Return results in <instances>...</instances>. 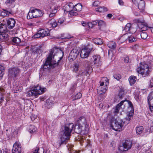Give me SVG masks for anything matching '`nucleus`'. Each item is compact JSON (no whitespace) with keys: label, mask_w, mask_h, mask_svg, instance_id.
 <instances>
[{"label":"nucleus","mask_w":153,"mask_h":153,"mask_svg":"<svg viewBox=\"0 0 153 153\" xmlns=\"http://www.w3.org/2000/svg\"><path fill=\"white\" fill-rule=\"evenodd\" d=\"M124 62L126 63H128L129 61V58L128 57H126L124 59Z\"/></svg>","instance_id":"obj_57"},{"label":"nucleus","mask_w":153,"mask_h":153,"mask_svg":"<svg viewBox=\"0 0 153 153\" xmlns=\"http://www.w3.org/2000/svg\"><path fill=\"white\" fill-rule=\"evenodd\" d=\"M125 101L126 102H128L129 107H130V108H131V109H132L133 108V105H132L131 102H130V101H128V100H126Z\"/></svg>","instance_id":"obj_53"},{"label":"nucleus","mask_w":153,"mask_h":153,"mask_svg":"<svg viewBox=\"0 0 153 153\" xmlns=\"http://www.w3.org/2000/svg\"><path fill=\"white\" fill-rule=\"evenodd\" d=\"M114 78L117 80H119L121 78V76L119 74H116L114 75Z\"/></svg>","instance_id":"obj_49"},{"label":"nucleus","mask_w":153,"mask_h":153,"mask_svg":"<svg viewBox=\"0 0 153 153\" xmlns=\"http://www.w3.org/2000/svg\"><path fill=\"white\" fill-rule=\"evenodd\" d=\"M79 67V65L78 64H75L74 66V71L75 72H77L78 70Z\"/></svg>","instance_id":"obj_45"},{"label":"nucleus","mask_w":153,"mask_h":153,"mask_svg":"<svg viewBox=\"0 0 153 153\" xmlns=\"http://www.w3.org/2000/svg\"><path fill=\"white\" fill-rule=\"evenodd\" d=\"M107 45L109 48L111 49H115L116 47V44L114 42H108Z\"/></svg>","instance_id":"obj_29"},{"label":"nucleus","mask_w":153,"mask_h":153,"mask_svg":"<svg viewBox=\"0 0 153 153\" xmlns=\"http://www.w3.org/2000/svg\"><path fill=\"white\" fill-rule=\"evenodd\" d=\"M0 91H2V92H3L4 91V89L3 88H2V87H0Z\"/></svg>","instance_id":"obj_64"},{"label":"nucleus","mask_w":153,"mask_h":153,"mask_svg":"<svg viewBox=\"0 0 153 153\" xmlns=\"http://www.w3.org/2000/svg\"><path fill=\"white\" fill-rule=\"evenodd\" d=\"M91 49L88 47H85L82 50L80 55L81 58L88 57L90 54Z\"/></svg>","instance_id":"obj_10"},{"label":"nucleus","mask_w":153,"mask_h":153,"mask_svg":"<svg viewBox=\"0 0 153 153\" xmlns=\"http://www.w3.org/2000/svg\"><path fill=\"white\" fill-rule=\"evenodd\" d=\"M108 10L107 8L104 7H100L96 9V11L100 13H103Z\"/></svg>","instance_id":"obj_26"},{"label":"nucleus","mask_w":153,"mask_h":153,"mask_svg":"<svg viewBox=\"0 0 153 153\" xmlns=\"http://www.w3.org/2000/svg\"><path fill=\"white\" fill-rule=\"evenodd\" d=\"M135 21L138 23V26L139 29V30L141 31H145L147 30L149 28L147 24L144 22V21L140 19H137L134 20Z\"/></svg>","instance_id":"obj_6"},{"label":"nucleus","mask_w":153,"mask_h":153,"mask_svg":"<svg viewBox=\"0 0 153 153\" xmlns=\"http://www.w3.org/2000/svg\"><path fill=\"white\" fill-rule=\"evenodd\" d=\"M5 70L4 66L0 65V79L1 78L3 74V72Z\"/></svg>","instance_id":"obj_40"},{"label":"nucleus","mask_w":153,"mask_h":153,"mask_svg":"<svg viewBox=\"0 0 153 153\" xmlns=\"http://www.w3.org/2000/svg\"><path fill=\"white\" fill-rule=\"evenodd\" d=\"M125 101H122L119 103L116 107L114 112L115 113H117L120 108V107L123 105Z\"/></svg>","instance_id":"obj_28"},{"label":"nucleus","mask_w":153,"mask_h":153,"mask_svg":"<svg viewBox=\"0 0 153 153\" xmlns=\"http://www.w3.org/2000/svg\"><path fill=\"white\" fill-rule=\"evenodd\" d=\"M131 28V24L130 23H128L126 25L125 28L123 30H125V31H128L130 30Z\"/></svg>","instance_id":"obj_42"},{"label":"nucleus","mask_w":153,"mask_h":153,"mask_svg":"<svg viewBox=\"0 0 153 153\" xmlns=\"http://www.w3.org/2000/svg\"><path fill=\"white\" fill-rule=\"evenodd\" d=\"M21 148L18 147V148L15 147H13L12 150V153H21Z\"/></svg>","instance_id":"obj_36"},{"label":"nucleus","mask_w":153,"mask_h":153,"mask_svg":"<svg viewBox=\"0 0 153 153\" xmlns=\"http://www.w3.org/2000/svg\"><path fill=\"white\" fill-rule=\"evenodd\" d=\"M91 60L94 65L97 67L100 66L102 65L101 57L99 55H94L92 56Z\"/></svg>","instance_id":"obj_9"},{"label":"nucleus","mask_w":153,"mask_h":153,"mask_svg":"<svg viewBox=\"0 0 153 153\" xmlns=\"http://www.w3.org/2000/svg\"><path fill=\"white\" fill-rule=\"evenodd\" d=\"M7 25L2 24L0 25V33H5L7 32Z\"/></svg>","instance_id":"obj_21"},{"label":"nucleus","mask_w":153,"mask_h":153,"mask_svg":"<svg viewBox=\"0 0 153 153\" xmlns=\"http://www.w3.org/2000/svg\"><path fill=\"white\" fill-rule=\"evenodd\" d=\"M93 42L98 45H101L103 43L102 39L100 38H96L93 40Z\"/></svg>","instance_id":"obj_34"},{"label":"nucleus","mask_w":153,"mask_h":153,"mask_svg":"<svg viewBox=\"0 0 153 153\" xmlns=\"http://www.w3.org/2000/svg\"><path fill=\"white\" fill-rule=\"evenodd\" d=\"M78 123L79 125L82 127L84 125H85V127H86V126L85 125L86 123V120L85 118L84 117H80L78 120Z\"/></svg>","instance_id":"obj_20"},{"label":"nucleus","mask_w":153,"mask_h":153,"mask_svg":"<svg viewBox=\"0 0 153 153\" xmlns=\"http://www.w3.org/2000/svg\"><path fill=\"white\" fill-rule=\"evenodd\" d=\"M13 147H15V148H21V145L20 144V143L19 142H16L13 145Z\"/></svg>","instance_id":"obj_48"},{"label":"nucleus","mask_w":153,"mask_h":153,"mask_svg":"<svg viewBox=\"0 0 153 153\" xmlns=\"http://www.w3.org/2000/svg\"><path fill=\"white\" fill-rule=\"evenodd\" d=\"M136 79V77L134 76H131L129 77L128 79V81L131 85L135 83Z\"/></svg>","instance_id":"obj_25"},{"label":"nucleus","mask_w":153,"mask_h":153,"mask_svg":"<svg viewBox=\"0 0 153 153\" xmlns=\"http://www.w3.org/2000/svg\"><path fill=\"white\" fill-rule=\"evenodd\" d=\"M152 105H153V104H151L150 105H149V109L151 112L153 111V106H152Z\"/></svg>","instance_id":"obj_54"},{"label":"nucleus","mask_w":153,"mask_h":153,"mask_svg":"<svg viewBox=\"0 0 153 153\" xmlns=\"http://www.w3.org/2000/svg\"><path fill=\"white\" fill-rule=\"evenodd\" d=\"M97 21H98V20L93 21L90 24H91L92 25H96L98 23Z\"/></svg>","instance_id":"obj_55"},{"label":"nucleus","mask_w":153,"mask_h":153,"mask_svg":"<svg viewBox=\"0 0 153 153\" xmlns=\"http://www.w3.org/2000/svg\"><path fill=\"white\" fill-rule=\"evenodd\" d=\"M82 5L80 3H79L76 5H75L73 9L74 12H77L79 11H80L82 9Z\"/></svg>","instance_id":"obj_22"},{"label":"nucleus","mask_w":153,"mask_h":153,"mask_svg":"<svg viewBox=\"0 0 153 153\" xmlns=\"http://www.w3.org/2000/svg\"><path fill=\"white\" fill-rule=\"evenodd\" d=\"M100 4V2L99 1L96 0L94 2L93 5L94 6H97Z\"/></svg>","instance_id":"obj_52"},{"label":"nucleus","mask_w":153,"mask_h":153,"mask_svg":"<svg viewBox=\"0 0 153 153\" xmlns=\"http://www.w3.org/2000/svg\"><path fill=\"white\" fill-rule=\"evenodd\" d=\"M97 22L99 26L101 27H103L105 26V23L102 20H98Z\"/></svg>","instance_id":"obj_44"},{"label":"nucleus","mask_w":153,"mask_h":153,"mask_svg":"<svg viewBox=\"0 0 153 153\" xmlns=\"http://www.w3.org/2000/svg\"><path fill=\"white\" fill-rule=\"evenodd\" d=\"M74 126V125L72 123L68 124L65 125L64 129L60 132V134L61 135L60 138V141L59 142V146L62 144L66 143V141L68 140L69 138V137Z\"/></svg>","instance_id":"obj_2"},{"label":"nucleus","mask_w":153,"mask_h":153,"mask_svg":"<svg viewBox=\"0 0 153 153\" xmlns=\"http://www.w3.org/2000/svg\"><path fill=\"white\" fill-rule=\"evenodd\" d=\"M82 127L79 125H76L75 126L74 131L75 132L79 134L80 133L82 130Z\"/></svg>","instance_id":"obj_24"},{"label":"nucleus","mask_w":153,"mask_h":153,"mask_svg":"<svg viewBox=\"0 0 153 153\" xmlns=\"http://www.w3.org/2000/svg\"><path fill=\"white\" fill-rule=\"evenodd\" d=\"M20 72V70L17 67L10 68L9 70L8 76L14 78L19 75Z\"/></svg>","instance_id":"obj_8"},{"label":"nucleus","mask_w":153,"mask_h":153,"mask_svg":"<svg viewBox=\"0 0 153 153\" xmlns=\"http://www.w3.org/2000/svg\"><path fill=\"white\" fill-rule=\"evenodd\" d=\"M88 74H89V73L88 72H86V71H84V72H81L80 74H79L78 76H87Z\"/></svg>","instance_id":"obj_47"},{"label":"nucleus","mask_w":153,"mask_h":153,"mask_svg":"<svg viewBox=\"0 0 153 153\" xmlns=\"http://www.w3.org/2000/svg\"><path fill=\"white\" fill-rule=\"evenodd\" d=\"M49 34V31L48 30H45L44 29H42L39 30L37 33L34 35L35 38L43 37L45 36H48Z\"/></svg>","instance_id":"obj_11"},{"label":"nucleus","mask_w":153,"mask_h":153,"mask_svg":"<svg viewBox=\"0 0 153 153\" xmlns=\"http://www.w3.org/2000/svg\"><path fill=\"white\" fill-rule=\"evenodd\" d=\"M0 96L1 97H0V102H2V101H3L4 100V98L2 94Z\"/></svg>","instance_id":"obj_59"},{"label":"nucleus","mask_w":153,"mask_h":153,"mask_svg":"<svg viewBox=\"0 0 153 153\" xmlns=\"http://www.w3.org/2000/svg\"><path fill=\"white\" fill-rule=\"evenodd\" d=\"M133 114V113L131 112L127 113V116L126 118V119L127 121L126 124H128L129 123V121L132 117Z\"/></svg>","instance_id":"obj_31"},{"label":"nucleus","mask_w":153,"mask_h":153,"mask_svg":"<svg viewBox=\"0 0 153 153\" xmlns=\"http://www.w3.org/2000/svg\"><path fill=\"white\" fill-rule=\"evenodd\" d=\"M106 88H102L101 87L100 89H99L97 91L98 93V94L100 95L102 94H104L106 90Z\"/></svg>","instance_id":"obj_41"},{"label":"nucleus","mask_w":153,"mask_h":153,"mask_svg":"<svg viewBox=\"0 0 153 153\" xmlns=\"http://www.w3.org/2000/svg\"><path fill=\"white\" fill-rule=\"evenodd\" d=\"M125 122H123L122 120L119 118L115 119L113 118L111 122V127L115 131H120L122 130Z\"/></svg>","instance_id":"obj_3"},{"label":"nucleus","mask_w":153,"mask_h":153,"mask_svg":"<svg viewBox=\"0 0 153 153\" xmlns=\"http://www.w3.org/2000/svg\"><path fill=\"white\" fill-rule=\"evenodd\" d=\"M153 95H152V93L149 94L147 97V100L148 105L152 104L153 100Z\"/></svg>","instance_id":"obj_35"},{"label":"nucleus","mask_w":153,"mask_h":153,"mask_svg":"<svg viewBox=\"0 0 153 153\" xmlns=\"http://www.w3.org/2000/svg\"><path fill=\"white\" fill-rule=\"evenodd\" d=\"M63 53L59 49L56 48L51 49L43 68L49 70L57 66L59 61L62 59Z\"/></svg>","instance_id":"obj_1"},{"label":"nucleus","mask_w":153,"mask_h":153,"mask_svg":"<svg viewBox=\"0 0 153 153\" xmlns=\"http://www.w3.org/2000/svg\"><path fill=\"white\" fill-rule=\"evenodd\" d=\"M133 3L137 5L139 9L143 10L145 6V3L143 0H132Z\"/></svg>","instance_id":"obj_14"},{"label":"nucleus","mask_w":153,"mask_h":153,"mask_svg":"<svg viewBox=\"0 0 153 153\" xmlns=\"http://www.w3.org/2000/svg\"><path fill=\"white\" fill-rule=\"evenodd\" d=\"M112 16L113 15L111 14H108L107 16L110 18H111L112 17Z\"/></svg>","instance_id":"obj_61"},{"label":"nucleus","mask_w":153,"mask_h":153,"mask_svg":"<svg viewBox=\"0 0 153 153\" xmlns=\"http://www.w3.org/2000/svg\"><path fill=\"white\" fill-rule=\"evenodd\" d=\"M71 38V36L67 34H64L62 36L61 38L62 39H66Z\"/></svg>","instance_id":"obj_43"},{"label":"nucleus","mask_w":153,"mask_h":153,"mask_svg":"<svg viewBox=\"0 0 153 153\" xmlns=\"http://www.w3.org/2000/svg\"><path fill=\"white\" fill-rule=\"evenodd\" d=\"M46 90V88H42L40 85H37L34 86L32 90L27 92V94L29 97H36L43 94Z\"/></svg>","instance_id":"obj_4"},{"label":"nucleus","mask_w":153,"mask_h":153,"mask_svg":"<svg viewBox=\"0 0 153 153\" xmlns=\"http://www.w3.org/2000/svg\"><path fill=\"white\" fill-rule=\"evenodd\" d=\"M82 97V94L79 92L77 93L75 96V98L73 99V100L80 98Z\"/></svg>","instance_id":"obj_46"},{"label":"nucleus","mask_w":153,"mask_h":153,"mask_svg":"<svg viewBox=\"0 0 153 153\" xmlns=\"http://www.w3.org/2000/svg\"><path fill=\"white\" fill-rule=\"evenodd\" d=\"M33 10V16L34 18L40 17L43 15V13L40 10L37 9Z\"/></svg>","instance_id":"obj_18"},{"label":"nucleus","mask_w":153,"mask_h":153,"mask_svg":"<svg viewBox=\"0 0 153 153\" xmlns=\"http://www.w3.org/2000/svg\"><path fill=\"white\" fill-rule=\"evenodd\" d=\"M114 144V142L113 141H112L111 142L110 146H113V145Z\"/></svg>","instance_id":"obj_63"},{"label":"nucleus","mask_w":153,"mask_h":153,"mask_svg":"<svg viewBox=\"0 0 153 153\" xmlns=\"http://www.w3.org/2000/svg\"><path fill=\"white\" fill-rule=\"evenodd\" d=\"M132 146L131 141L130 140H126L123 143L122 146L119 147L118 149L122 152L127 151L131 148Z\"/></svg>","instance_id":"obj_7"},{"label":"nucleus","mask_w":153,"mask_h":153,"mask_svg":"<svg viewBox=\"0 0 153 153\" xmlns=\"http://www.w3.org/2000/svg\"><path fill=\"white\" fill-rule=\"evenodd\" d=\"M91 62L90 61H85L84 62V65L86 68L92 69Z\"/></svg>","instance_id":"obj_27"},{"label":"nucleus","mask_w":153,"mask_h":153,"mask_svg":"<svg viewBox=\"0 0 153 153\" xmlns=\"http://www.w3.org/2000/svg\"><path fill=\"white\" fill-rule=\"evenodd\" d=\"M140 36L142 39H145L148 37V34L146 32H142L140 34Z\"/></svg>","instance_id":"obj_39"},{"label":"nucleus","mask_w":153,"mask_h":153,"mask_svg":"<svg viewBox=\"0 0 153 153\" xmlns=\"http://www.w3.org/2000/svg\"><path fill=\"white\" fill-rule=\"evenodd\" d=\"M49 7L50 14H49V16L50 18L53 17L55 16V14L57 12V7L55 6L52 4L50 5Z\"/></svg>","instance_id":"obj_15"},{"label":"nucleus","mask_w":153,"mask_h":153,"mask_svg":"<svg viewBox=\"0 0 153 153\" xmlns=\"http://www.w3.org/2000/svg\"><path fill=\"white\" fill-rule=\"evenodd\" d=\"M79 53V51L77 48H74L71 52L70 56L72 59L76 58Z\"/></svg>","instance_id":"obj_16"},{"label":"nucleus","mask_w":153,"mask_h":153,"mask_svg":"<svg viewBox=\"0 0 153 153\" xmlns=\"http://www.w3.org/2000/svg\"><path fill=\"white\" fill-rule=\"evenodd\" d=\"M149 65L148 63L142 62L140 63V65L137 68V70L138 73L141 74L143 77L148 76L150 72Z\"/></svg>","instance_id":"obj_5"},{"label":"nucleus","mask_w":153,"mask_h":153,"mask_svg":"<svg viewBox=\"0 0 153 153\" xmlns=\"http://www.w3.org/2000/svg\"><path fill=\"white\" fill-rule=\"evenodd\" d=\"M143 129V128L142 126H139L137 127L136 128V132L137 134H141Z\"/></svg>","instance_id":"obj_37"},{"label":"nucleus","mask_w":153,"mask_h":153,"mask_svg":"<svg viewBox=\"0 0 153 153\" xmlns=\"http://www.w3.org/2000/svg\"><path fill=\"white\" fill-rule=\"evenodd\" d=\"M127 39L128 40L129 42H132L136 41V39L132 36H128L126 34L123 35L120 38V40L121 42H123Z\"/></svg>","instance_id":"obj_13"},{"label":"nucleus","mask_w":153,"mask_h":153,"mask_svg":"<svg viewBox=\"0 0 153 153\" xmlns=\"http://www.w3.org/2000/svg\"><path fill=\"white\" fill-rule=\"evenodd\" d=\"M37 117V116L36 115H34V117H33V115H32L31 116V118L32 120H35V118Z\"/></svg>","instance_id":"obj_60"},{"label":"nucleus","mask_w":153,"mask_h":153,"mask_svg":"<svg viewBox=\"0 0 153 153\" xmlns=\"http://www.w3.org/2000/svg\"><path fill=\"white\" fill-rule=\"evenodd\" d=\"M36 130L35 126L33 125H30L29 128V131L31 133L35 132Z\"/></svg>","instance_id":"obj_38"},{"label":"nucleus","mask_w":153,"mask_h":153,"mask_svg":"<svg viewBox=\"0 0 153 153\" xmlns=\"http://www.w3.org/2000/svg\"><path fill=\"white\" fill-rule=\"evenodd\" d=\"M65 20V19L64 18L62 17L59 18L58 20V23L60 24L63 23Z\"/></svg>","instance_id":"obj_51"},{"label":"nucleus","mask_w":153,"mask_h":153,"mask_svg":"<svg viewBox=\"0 0 153 153\" xmlns=\"http://www.w3.org/2000/svg\"><path fill=\"white\" fill-rule=\"evenodd\" d=\"M74 6L72 3H69L67 5L66 7L67 11L69 12V13L71 15L76 16L77 15L76 12H74L73 9Z\"/></svg>","instance_id":"obj_12"},{"label":"nucleus","mask_w":153,"mask_h":153,"mask_svg":"<svg viewBox=\"0 0 153 153\" xmlns=\"http://www.w3.org/2000/svg\"><path fill=\"white\" fill-rule=\"evenodd\" d=\"M8 28L10 29H13L15 26L16 21L13 18H10L7 21Z\"/></svg>","instance_id":"obj_17"},{"label":"nucleus","mask_w":153,"mask_h":153,"mask_svg":"<svg viewBox=\"0 0 153 153\" xmlns=\"http://www.w3.org/2000/svg\"><path fill=\"white\" fill-rule=\"evenodd\" d=\"M100 86H102L104 85L105 83V85L104 86V88H106V86L108 83V79L105 77H103L100 81Z\"/></svg>","instance_id":"obj_19"},{"label":"nucleus","mask_w":153,"mask_h":153,"mask_svg":"<svg viewBox=\"0 0 153 153\" xmlns=\"http://www.w3.org/2000/svg\"><path fill=\"white\" fill-rule=\"evenodd\" d=\"M11 14V12L8 11L6 9H3V11L0 13V15L3 16H9L10 14Z\"/></svg>","instance_id":"obj_23"},{"label":"nucleus","mask_w":153,"mask_h":153,"mask_svg":"<svg viewBox=\"0 0 153 153\" xmlns=\"http://www.w3.org/2000/svg\"><path fill=\"white\" fill-rule=\"evenodd\" d=\"M12 40L13 42L16 45L20 43L21 41L20 39L17 37L13 38Z\"/></svg>","instance_id":"obj_30"},{"label":"nucleus","mask_w":153,"mask_h":153,"mask_svg":"<svg viewBox=\"0 0 153 153\" xmlns=\"http://www.w3.org/2000/svg\"><path fill=\"white\" fill-rule=\"evenodd\" d=\"M0 38L4 41H6L8 39V35L6 33H3L1 35Z\"/></svg>","instance_id":"obj_32"},{"label":"nucleus","mask_w":153,"mask_h":153,"mask_svg":"<svg viewBox=\"0 0 153 153\" xmlns=\"http://www.w3.org/2000/svg\"><path fill=\"white\" fill-rule=\"evenodd\" d=\"M52 20L53 22V23L52 24V25L53 27H56L57 25V23L56 22L55 20L53 18L52 19Z\"/></svg>","instance_id":"obj_50"},{"label":"nucleus","mask_w":153,"mask_h":153,"mask_svg":"<svg viewBox=\"0 0 153 153\" xmlns=\"http://www.w3.org/2000/svg\"><path fill=\"white\" fill-rule=\"evenodd\" d=\"M39 149V147H36V149L33 152V153H39L38 151Z\"/></svg>","instance_id":"obj_56"},{"label":"nucleus","mask_w":153,"mask_h":153,"mask_svg":"<svg viewBox=\"0 0 153 153\" xmlns=\"http://www.w3.org/2000/svg\"><path fill=\"white\" fill-rule=\"evenodd\" d=\"M34 13L33 10H30L28 13V14L27 16V19H31L34 18L33 16Z\"/></svg>","instance_id":"obj_33"},{"label":"nucleus","mask_w":153,"mask_h":153,"mask_svg":"<svg viewBox=\"0 0 153 153\" xmlns=\"http://www.w3.org/2000/svg\"><path fill=\"white\" fill-rule=\"evenodd\" d=\"M118 3L119 4L122 5H123L124 3L123 1L122 0H119Z\"/></svg>","instance_id":"obj_58"},{"label":"nucleus","mask_w":153,"mask_h":153,"mask_svg":"<svg viewBox=\"0 0 153 153\" xmlns=\"http://www.w3.org/2000/svg\"><path fill=\"white\" fill-rule=\"evenodd\" d=\"M48 23L51 25H52V24L53 23V22L52 20V19L49 20V21L48 22Z\"/></svg>","instance_id":"obj_62"}]
</instances>
